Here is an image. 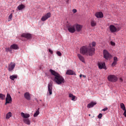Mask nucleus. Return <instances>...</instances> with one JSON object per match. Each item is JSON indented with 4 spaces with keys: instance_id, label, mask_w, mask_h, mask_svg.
Here are the masks:
<instances>
[{
    "instance_id": "bb28decb",
    "label": "nucleus",
    "mask_w": 126,
    "mask_h": 126,
    "mask_svg": "<svg viewBox=\"0 0 126 126\" xmlns=\"http://www.w3.org/2000/svg\"><path fill=\"white\" fill-rule=\"evenodd\" d=\"M12 116L11 112H8L6 116V119H8Z\"/></svg>"
},
{
    "instance_id": "4c0bfd02",
    "label": "nucleus",
    "mask_w": 126,
    "mask_h": 126,
    "mask_svg": "<svg viewBox=\"0 0 126 126\" xmlns=\"http://www.w3.org/2000/svg\"><path fill=\"white\" fill-rule=\"evenodd\" d=\"M108 110V107H105L104 108H103V109H102V111L105 112V111H107Z\"/></svg>"
},
{
    "instance_id": "9b49d317",
    "label": "nucleus",
    "mask_w": 126,
    "mask_h": 126,
    "mask_svg": "<svg viewBox=\"0 0 126 126\" xmlns=\"http://www.w3.org/2000/svg\"><path fill=\"white\" fill-rule=\"evenodd\" d=\"M15 67V63H11L10 64H8V69L9 71H11L14 69Z\"/></svg>"
},
{
    "instance_id": "39448f33",
    "label": "nucleus",
    "mask_w": 126,
    "mask_h": 126,
    "mask_svg": "<svg viewBox=\"0 0 126 126\" xmlns=\"http://www.w3.org/2000/svg\"><path fill=\"white\" fill-rule=\"evenodd\" d=\"M103 53V57L105 60H109L112 58V55L106 50H104Z\"/></svg>"
},
{
    "instance_id": "2f4dec72",
    "label": "nucleus",
    "mask_w": 126,
    "mask_h": 126,
    "mask_svg": "<svg viewBox=\"0 0 126 126\" xmlns=\"http://www.w3.org/2000/svg\"><path fill=\"white\" fill-rule=\"evenodd\" d=\"M11 19H12V13L10 14V15L9 16L8 21H10Z\"/></svg>"
},
{
    "instance_id": "aec40b11",
    "label": "nucleus",
    "mask_w": 126,
    "mask_h": 126,
    "mask_svg": "<svg viewBox=\"0 0 126 126\" xmlns=\"http://www.w3.org/2000/svg\"><path fill=\"white\" fill-rule=\"evenodd\" d=\"M77 56L81 62H82V63H85V60H84V57H83V56L79 54L77 55Z\"/></svg>"
},
{
    "instance_id": "f03ea898",
    "label": "nucleus",
    "mask_w": 126,
    "mask_h": 126,
    "mask_svg": "<svg viewBox=\"0 0 126 126\" xmlns=\"http://www.w3.org/2000/svg\"><path fill=\"white\" fill-rule=\"evenodd\" d=\"M49 71L51 72L52 75H54V76H55L53 79V81H54V82H56L57 84H58V85H61V84L64 83V78H63V76L60 75V74L52 69H50L49 70Z\"/></svg>"
},
{
    "instance_id": "a211bd4d",
    "label": "nucleus",
    "mask_w": 126,
    "mask_h": 126,
    "mask_svg": "<svg viewBox=\"0 0 126 126\" xmlns=\"http://www.w3.org/2000/svg\"><path fill=\"white\" fill-rule=\"evenodd\" d=\"M75 28L78 32H80L81 29H82V26L80 25H75Z\"/></svg>"
},
{
    "instance_id": "cd10ccee",
    "label": "nucleus",
    "mask_w": 126,
    "mask_h": 126,
    "mask_svg": "<svg viewBox=\"0 0 126 126\" xmlns=\"http://www.w3.org/2000/svg\"><path fill=\"white\" fill-rule=\"evenodd\" d=\"M69 97L70 98H72L71 100H72V101H74V100L75 99V96L73 95V94H69Z\"/></svg>"
},
{
    "instance_id": "20e7f679",
    "label": "nucleus",
    "mask_w": 126,
    "mask_h": 126,
    "mask_svg": "<svg viewBox=\"0 0 126 126\" xmlns=\"http://www.w3.org/2000/svg\"><path fill=\"white\" fill-rule=\"evenodd\" d=\"M66 27L69 32H75V25H71L68 23L66 24Z\"/></svg>"
},
{
    "instance_id": "f8f14e48",
    "label": "nucleus",
    "mask_w": 126,
    "mask_h": 126,
    "mask_svg": "<svg viewBox=\"0 0 126 126\" xmlns=\"http://www.w3.org/2000/svg\"><path fill=\"white\" fill-rule=\"evenodd\" d=\"M66 74L67 75H76L75 72L73 71L72 70H67L66 72Z\"/></svg>"
},
{
    "instance_id": "393cba45",
    "label": "nucleus",
    "mask_w": 126,
    "mask_h": 126,
    "mask_svg": "<svg viewBox=\"0 0 126 126\" xmlns=\"http://www.w3.org/2000/svg\"><path fill=\"white\" fill-rule=\"evenodd\" d=\"M120 107L123 111H126V106L125 105V104H124L123 103H120Z\"/></svg>"
},
{
    "instance_id": "a878e982",
    "label": "nucleus",
    "mask_w": 126,
    "mask_h": 126,
    "mask_svg": "<svg viewBox=\"0 0 126 126\" xmlns=\"http://www.w3.org/2000/svg\"><path fill=\"white\" fill-rule=\"evenodd\" d=\"M91 25L92 27H94L96 26V22L94 20H92L91 22Z\"/></svg>"
},
{
    "instance_id": "72a5a7b5",
    "label": "nucleus",
    "mask_w": 126,
    "mask_h": 126,
    "mask_svg": "<svg viewBox=\"0 0 126 126\" xmlns=\"http://www.w3.org/2000/svg\"><path fill=\"white\" fill-rule=\"evenodd\" d=\"M102 117H103V115L102 114V113H100L98 115V119H101Z\"/></svg>"
},
{
    "instance_id": "ddd939ff",
    "label": "nucleus",
    "mask_w": 126,
    "mask_h": 126,
    "mask_svg": "<svg viewBox=\"0 0 126 126\" xmlns=\"http://www.w3.org/2000/svg\"><path fill=\"white\" fill-rule=\"evenodd\" d=\"M95 15L97 18H102L104 16L102 12H97L95 13Z\"/></svg>"
},
{
    "instance_id": "c03bdc74",
    "label": "nucleus",
    "mask_w": 126,
    "mask_h": 126,
    "mask_svg": "<svg viewBox=\"0 0 126 126\" xmlns=\"http://www.w3.org/2000/svg\"><path fill=\"white\" fill-rule=\"evenodd\" d=\"M80 78H81V77H82V74L80 75Z\"/></svg>"
},
{
    "instance_id": "6ab92c4d",
    "label": "nucleus",
    "mask_w": 126,
    "mask_h": 126,
    "mask_svg": "<svg viewBox=\"0 0 126 126\" xmlns=\"http://www.w3.org/2000/svg\"><path fill=\"white\" fill-rule=\"evenodd\" d=\"M114 61L112 63V66H115V65H117V63H118V58L117 57H114Z\"/></svg>"
},
{
    "instance_id": "6e6552de",
    "label": "nucleus",
    "mask_w": 126,
    "mask_h": 126,
    "mask_svg": "<svg viewBox=\"0 0 126 126\" xmlns=\"http://www.w3.org/2000/svg\"><path fill=\"white\" fill-rule=\"evenodd\" d=\"M109 29L111 32H117V31H120V29L115 27V26L113 25L109 26Z\"/></svg>"
},
{
    "instance_id": "f704fd0d",
    "label": "nucleus",
    "mask_w": 126,
    "mask_h": 126,
    "mask_svg": "<svg viewBox=\"0 0 126 126\" xmlns=\"http://www.w3.org/2000/svg\"><path fill=\"white\" fill-rule=\"evenodd\" d=\"M92 45L93 47H95V46H96V43L95 42H93L92 43Z\"/></svg>"
},
{
    "instance_id": "f257e3e1",
    "label": "nucleus",
    "mask_w": 126,
    "mask_h": 126,
    "mask_svg": "<svg viewBox=\"0 0 126 126\" xmlns=\"http://www.w3.org/2000/svg\"><path fill=\"white\" fill-rule=\"evenodd\" d=\"M80 53L83 56H93L94 52H95V48L91 47V44L89 46H84L80 49Z\"/></svg>"
},
{
    "instance_id": "c85d7f7f",
    "label": "nucleus",
    "mask_w": 126,
    "mask_h": 126,
    "mask_svg": "<svg viewBox=\"0 0 126 126\" xmlns=\"http://www.w3.org/2000/svg\"><path fill=\"white\" fill-rule=\"evenodd\" d=\"M16 78H17V76L16 75H12L10 76V79H11V80H14Z\"/></svg>"
},
{
    "instance_id": "58836bf2",
    "label": "nucleus",
    "mask_w": 126,
    "mask_h": 126,
    "mask_svg": "<svg viewBox=\"0 0 126 126\" xmlns=\"http://www.w3.org/2000/svg\"><path fill=\"white\" fill-rule=\"evenodd\" d=\"M124 111V113H123V115H124V117H125V118H126V109Z\"/></svg>"
},
{
    "instance_id": "0eeeda50",
    "label": "nucleus",
    "mask_w": 126,
    "mask_h": 126,
    "mask_svg": "<svg viewBox=\"0 0 126 126\" xmlns=\"http://www.w3.org/2000/svg\"><path fill=\"white\" fill-rule=\"evenodd\" d=\"M53 83L52 82H50V83L48 84V93H49V96L50 95H52L53 94Z\"/></svg>"
},
{
    "instance_id": "4be33fe9",
    "label": "nucleus",
    "mask_w": 126,
    "mask_h": 126,
    "mask_svg": "<svg viewBox=\"0 0 126 126\" xmlns=\"http://www.w3.org/2000/svg\"><path fill=\"white\" fill-rule=\"evenodd\" d=\"M25 7V5L22 3L17 7V9H18V10H22L23 9H24Z\"/></svg>"
},
{
    "instance_id": "9d476101",
    "label": "nucleus",
    "mask_w": 126,
    "mask_h": 126,
    "mask_svg": "<svg viewBox=\"0 0 126 126\" xmlns=\"http://www.w3.org/2000/svg\"><path fill=\"white\" fill-rule=\"evenodd\" d=\"M51 17V13H47L45 15L43 16L41 19V21H46L48 18H50Z\"/></svg>"
},
{
    "instance_id": "e433bc0d",
    "label": "nucleus",
    "mask_w": 126,
    "mask_h": 126,
    "mask_svg": "<svg viewBox=\"0 0 126 126\" xmlns=\"http://www.w3.org/2000/svg\"><path fill=\"white\" fill-rule=\"evenodd\" d=\"M111 45L112 46H115V45H116V43H115V42H113V41H111Z\"/></svg>"
},
{
    "instance_id": "c756f323",
    "label": "nucleus",
    "mask_w": 126,
    "mask_h": 126,
    "mask_svg": "<svg viewBox=\"0 0 126 126\" xmlns=\"http://www.w3.org/2000/svg\"><path fill=\"white\" fill-rule=\"evenodd\" d=\"M0 98L1 99V100H4V99H5V95L0 94Z\"/></svg>"
},
{
    "instance_id": "4468645a",
    "label": "nucleus",
    "mask_w": 126,
    "mask_h": 126,
    "mask_svg": "<svg viewBox=\"0 0 126 126\" xmlns=\"http://www.w3.org/2000/svg\"><path fill=\"white\" fill-rule=\"evenodd\" d=\"M21 115L24 119H28L30 117V114L27 113H24L23 112L21 113Z\"/></svg>"
},
{
    "instance_id": "37998d69",
    "label": "nucleus",
    "mask_w": 126,
    "mask_h": 126,
    "mask_svg": "<svg viewBox=\"0 0 126 126\" xmlns=\"http://www.w3.org/2000/svg\"><path fill=\"white\" fill-rule=\"evenodd\" d=\"M83 77H84V78H86V76L84 75H82Z\"/></svg>"
},
{
    "instance_id": "b1692460",
    "label": "nucleus",
    "mask_w": 126,
    "mask_h": 126,
    "mask_svg": "<svg viewBox=\"0 0 126 126\" xmlns=\"http://www.w3.org/2000/svg\"><path fill=\"white\" fill-rule=\"evenodd\" d=\"M40 114V108H38L37 111L33 115V117L36 118V117H38V115Z\"/></svg>"
},
{
    "instance_id": "7ed1b4c3",
    "label": "nucleus",
    "mask_w": 126,
    "mask_h": 126,
    "mask_svg": "<svg viewBox=\"0 0 126 126\" xmlns=\"http://www.w3.org/2000/svg\"><path fill=\"white\" fill-rule=\"evenodd\" d=\"M108 81L110 82H116L118 81V77L115 75H109L107 77Z\"/></svg>"
},
{
    "instance_id": "a18cd8bd",
    "label": "nucleus",
    "mask_w": 126,
    "mask_h": 126,
    "mask_svg": "<svg viewBox=\"0 0 126 126\" xmlns=\"http://www.w3.org/2000/svg\"><path fill=\"white\" fill-rule=\"evenodd\" d=\"M89 116L90 117V116H91V115L89 114Z\"/></svg>"
},
{
    "instance_id": "412c9836",
    "label": "nucleus",
    "mask_w": 126,
    "mask_h": 126,
    "mask_svg": "<svg viewBox=\"0 0 126 126\" xmlns=\"http://www.w3.org/2000/svg\"><path fill=\"white\" fill-rule=\"evenodd\" d=\"M105 63H98V68L99 69H102L104 66H105Z\"/></svg>"
},
{
    "instance_id": "423d86ee",
    "label": "nucleus",
    "mask_w": 126,
    "mask_h": 126,
    "mask_svg": "<svg viewBox=\"0 0 126 126\" xmlns=\"http://www.w3.org/2000/svg\"><path fill=\"white\" fill-rule=\"evenodd\" d=\"M21 36L28 40H31L32 39V34L31 33H23Z\"/></svg>"
},
{
    "instance_id": "f3484780",
    "label": "nucleus",
    "mask_w": 126,
    "mask_h": 126,
    "mask_svg": "<svg viewBox=\"0 0 126 126\" xmlns=\"http://www.w3.org/2000/svg\"><path fill=\"white\" fill-rule=\"evenodd\" d=\"M10 49H11V50H18L19 48L18 47V45H17V44H14L11 45Z\"/></svg>"
},
{
    "instance_id": "7c9ffc66",
    "label": "nucleus",
    "mask_w": 126,
    "mask_h": 126,
    "mask_svg": "<svg viewBox=\"0 0 126 126\" xmlns=\"http://www.w3.org/2000/svg\"><path fill=\"white\" fill-rule=\"evenodd\" d=\"M12 50L11 49H10V48H5V51L8 53V52H10V53H11L12 52Z\"/></svg>"
},
{
    "instance_id": "473e14b6",
    "label": "nucleus",
    "mask_w": 126,
    "mask_h": 126,
    "mask_svg": "<svg viewBox=\"0 0 126 126\" xmlns=\"http://www.w3.org/2000/svg\"><path fill=\"white\" fill-rule=\"evenodd\" d=\"M56 54L59 56V57H62V53L61 52L57 51Z\"/></svg>"
},
{
    "instance_id": "5701e85b",
    "label": "nucleus",
    "mask_w": 126,
    "mask_h": 126,
    "mask_svg": "<svg viewBox=\"0 0 126 126\" xmlns=\"http://www.w3.org/2000/svg\"><path fill=\"white\" fill-rule=\"evenodd\" d=\"M23 122L24 123H25V124H26V125H28V126L30 125V120H29V119H24L23 120Z\"/></svg>"
},
{
    "instance_id": "ea45409f",
    "label": "nucleus",
    "mask_w": 126,
    "mask_h": 126,
    "mask_svg": "<svg viewBox=\"0 0 126 126\" xmlns=\"http://www.w3.org/2000/svg\"><path fill=\"white\" fill-rule=\"evenodd\" d=\"M49 52L50 53V54H51V55H53V51H52V50L49 49Z\"/></svg>"
},
{
    "instance_id": "1a4fd4ad",
    "label": "nucleus",
    "mask_w": 126,
    "mask_h": 126,
    "mask_svg": "<svg viewBox=\"0 0 126 126\" xmlns=\"http://www.w3.org/2000/svg\"><path fill=\"white\" fill-rule=\"evenodd\" d=\"M12 101V99L11 98L10 94H7L6 98L5 105H6V104H9L10 103H11Z\"/></svg>"
},
{
    "instance_id": "dca6fc26",
    "label": "nucleus",
    "mask_w": 126,
    "mask_h": 126,
    "mask_svg": "<svg viewBox=\"0 0 126 126\" xmlns=\"http://www.w3.org/2000/svg\"><path fill=\"white\" fill-rule=\"evenodd\" d=\"M96 104L97 103L96 102H92L88 104L87 108L88 109H90V108H93V107H94V106H95V105H96Z\"/></svg>"
},
{
    "instance_id": "2eb2a0df",
    "label": "nucleus",
    "mask_w": 126,
    "mask_h": 126,
    "mask_svg": "<svg viewBox=\"0 0 126 126\" xmlns=\"http://www.w3.org/2000/svg\"><path fill=\"white\" fill-rule=\"evenodd\" d=\"M24 97L27 100H31V96L30 94L28 92L25 93Z\"/></svg>"
},
{
    "instance_id": "79ce46f5",
    "label": "nucleus",
    "mask_w": 126,
    "mask_h": 126,
    "mask_svg": "<svg viewBox=\"0 0 126 126\" xmlns=\"http://www.w3.org/2000/svg\"><path fill=\"white\" fill-rule=\"evenodd\" d=\"M66 3H69V0H66Z\"/></svg>"
},
{
    "instance_id": "a19ab883",
    "label": "nucleus",
    "mask_w": 126,
    "mask_h": 126,
    "mask_svg": "<svg viewBox=\"0 0 126 126\" xmlns=\"http://www.w3.org/2000/svg\"><path fill=\"white\" fill-rule=\"evenodd\" d=\"M120 80L121 81V82H123L124 81V80L122 78H120Z\"/></svg>"
},
{
    "instance_id": "c9c22d12",
    "label": "nucleus",
    "mask_w": 126,
    "mask_h": 126,
    "mask_svg": "<svg viewBox=\"0 0 126 126\" xmlns=\"http://www.w3.org/2000/svg\"><path fill=\"white\" fill-rule=\"evenodd\" d=\"M73 13H76V12H77V10L75 9H73L72 10Z\"/></svg>"
}]
</instances>
